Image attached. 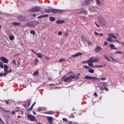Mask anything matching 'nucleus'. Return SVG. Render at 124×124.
<instances>
[{
    "label": "nucleus",
    "mask_w": 124,
    "mask_h": 124,
    "mask_svg": "<svg viewBox=\"0 0 124 124\" xmlns=\"http://www.w3.org/2000/svg\"><path fill=\"white\" fill-rule=\"evenodd\" d=\"M86 42H87L88 45H92V42H91V41L90 40H86Z\"/></svg>",
    "instance_id": "obj_38"
},
{
    "label": "nucleus",
    "mask_w": 124,
    "mask_h": 124,
    "mask_svg": "<svg viewBox=\"0 0 124 124\" xmlns=\"http://www.w3.org/2000/svg\"><path fill=\"white\" fill-rule=\"evenodd\" d=\"M82 63H83V64L88 63V60L86 61H83V62H82Z\"/></svg>",
    "instance_id": "obj_53"
},
{
    "label": "nucleus",
    "mask_w": 124,
    "mask_h": 124,
    "mask_svg": "<svg viewBox=\"0 0 124 124\" xmlns=\"http://www.w3.org/2000/svg\"><path fill=\"white\" fill-rule=\"evenodd\" d=\"M109 58L111 59L112 62H118V60L114 59L112 57L110 56Z\"/></svg>",
    "instance_id": "obj_24"
},
{
    "label": "nucleus",
    "mask_w": 124,
    "mask_h": 124,
    "mask_svg": "<svg viewBox=\"0 0 124 124\" xmlns=\"http://www.w3.org/2000/svg\"><path fill=\"white\" fill-rule=\"evenodd\" d=\"M30 33L33 34V35H35V31H34V30H31L30 31Z\"/></svg>",
    "instance_id": "obj_36"
},
{
    "label": "nucleus",
    "mask_w": 124,
    "mask_h": 124,
    "mask_svg": "<svg viewBox=\"0 0 124 124\" xmlns=\"http://www.w3.org/2000/svg\"><path fill=\"white\" fill-rule=\"evenodd\" d=\"M94 24L96 25V26H97V27H98V28H99V25H98V24H97V23H96V22H94Z\"/></svg>",
    "instance_id": "obj_60"
},
{
    "label": "nucleus",
    "mask_w": 124,
    "mask_h": 124,
    "mask_svg": "<svg viewBox=\"0 0 124 124\" xmlns=\"http://www.w3.org/2000/svg\"><path fill=\"white\" fill-rule=\"evenodd\" d=\"M17 19L20 22H27V18L26 17L23 16L22 15L18 16Z\"/></svg>",
    "instance_id": "obj_8"
},
{
    "label": "nucleus",
    "mask_w": 124,
    "mask_h": 124,
    "mask_svg": "<svg viewBox=\"0 0 124 124\" xmlns=\"http://www.w3.org/2000/svg\"><path fill=\"white\" fill-rule=\"evenodd\" d=\"M35 55H36L38 58H39L40 59H42L43 58V56L41 53H36Z\"/></svg>",
    "instance_id": "obj_26"
},
{
    "label": "nucleus",
    "mask_w": 124,
    "mask_h": 124,
    "mask_svg": "<svg viewBox=\"0 0 124 124\" xmlns=\"http://www.w3.org/2000/svg\"><path fill=\"white\" fill-rule=\"evenodd\" d=\"M0 122L1 123V124H4V122H3V121H2V119H1V118L0 117Z\"/></svg>",
    "instance_id": "obj_45"
},
{
    "label": "nucleus",
    "mask_w": 124,
    "mask_h": 124,
    "mask_svg": "<svg viewBox=\"0 0 124 124\" xmlns=\"http://www.w3.org/2000/svg\"><path fill=\"white\" fill-rule=\"evenodd\" d=\"M0 67L1 68H3V62H0Z\"/></svg>",
    "instance_id": "obj_40"
},
{
    "label": "nucleus",
    "mask_w": 124,
    "mask_h": 124,
    "mask_svg": "<svg viewBox=\"0 0 124 124\" xmlns=\"http://www.w3.org/2000/svg\"><path fill=\"white\" fill-rule=\"evenodd\" d=\"M31 26L32 27H35L36 25L38 24V21H35L31 22Z\"/></svg>",
    "instance_id": "obj_14"
},
{
    "label": "nucleus",
    "mask_w": 124,
    "mask_h": 124,
    "mask_svg": "<svg viewBox=\"0 0 124 124\" xmlns=\"http://www.w3.org/2000/svg\"><path fill=\"white\" fill-rule=\"evenodd\" d=\"M94 34L96 35H99V33H97V32H94Z\"/></svg>",
    "instance_id": "obj_59"
},
{
    "label": "nucleus",
    "mask_w": 124,
    "mask_h": 124,
    "mask_svg": "<svg viewBox=\"0 0 124 124\" xmlns=\"http://www.w3.org/2000/svg\"><path fill=\"white\" fill-rule=\"evenodd\" d=\"M85 79H87L88 80H98L97 81L98 82V81H99L100 79L97 78H95V77H93L90 76H86L84 77Z\"/></svg>",
    "instance_id": "obj_6"
},
{
    "label": "nucleus",
    "mask_w": 124,
    "mask_h": 124,
    "mask_svg": "<svg viewBox=\"0 0 124 124\" xmlns=\"http://www.w3.org/2000/svg\"><path fill=\"white\" fill-rule=\"evenodd\" d=\"M31 51L32 52V53H33V54H34L35 55H36V52H35V51H34V50L31 49Z\"/></svg>",
    "instance_id": "obj_46"
},
{
    "label": "nucleus",
    "mask_w": 124,
    "mask_h": 124,
    "mask_svg": "<svg viewBox=\"0 0 124 124\" xmlns=\"http://www.w3.org/2000/svg\"><path fill=\"white\" fill-rule=\"evenodd\" d=\"M62 121H63V122H67V119L66 118H63Z\"/></svg>",
    "instance_id": "obj_51"
},
{
    "label": "nucleus",
    "mask_w": 124,
    "mask_h": 124,
    "mask_svg": "<svg viewBox=\"0 0 124 124\" xmlns=\"http://www.w3.org/2000/svg\"><path fill=\"white\" fill-rule=\"evenodd\" d=\"M0 61H1V62H4V63H8V59H6L5 57H1L0 58Z\"/></svg>",
    "instance_id": "obj_9"
},
{
    "label": "nucleus",
    "mask_w": 124,
    "mask_h": 124,
    "mask_svg": "<svg viewBox=\"0 0 124 124\" xmlns=\"http://www.w3.org/2000/svg\"><path fill=\"white\" fill-rule=\"evenodd\" d=\"M94 95H95V97H97V94L96 93H94Z\"/></svg>",
    "instance_id": "obj_58"
},
{
    "label": "nucleus",
    "mask_w": 124,
    "mask_h": 124,
    "mask_svg": "<svg viewBox=\"0 0 124 124\" xmlns=\"http://www.w3.org/2000/svg\"><path fill=\"white\" fill-rule=\"evenodd\" d=\"M65 60L64 59H61L59 60V62H64Z\"/></svg>",
    "instance_id": "obj_44"
},
{
    "label": "nucleus",
    "mask_w": 124,
    "mask_h": 124,
    "mask_svg": "<svg viewBox=\"0 0 124 124\" xmlns=\"http://www.w3.org/2000/svg\"><path fill=\"white\" fill-rule=\"evenodd\" d=\"M87 62H88V65H89V66H91V67H92L93 68H95V67H100V68H102L103 67V66L102 65H95V66H93V57H91L90 58L89 60H87Z\"/></svg>",
    "instance_id": "obj_1"
},
{
    "label": "nucleus",
    "mask_w": 124,
    "mask_h": 124,
    "mask_svg": "<svg viewBox=\"0 0 124 124\" xmlns=\"http://www.w3.org/2000/svg\"><path fill=\"white\" fill-rule=\"evenodd\" d=\"M114 42H117V43H119V44H121V42H119V41H118V40H116Z\"/></svg>",
    "instance_id": "obj_56"
},
{
    "label": "nucleus",
    "mask_w": 124,
    "mask_h": 124,
    "mask_svg": "<svg viewBox=\"0 0 124 124\" xmlns=\"http://www.w3.org/2000/svg\"><path fill=\"white\" fill-rule=\"evenodd\" d=\"M84 14V15H88V12H86L85 10H83L82 11L77 13V14Z\"/></svg>",
    "instance_id": "obj_13"
},
{
    "label": "nucleus",
    "mask_w": 124,
    "mask_h": 124,
    "mask_svg": "<svg viewBox=\"0 0 124 124\" xmlns=\"http://www.w3.org/2000/svg\"><path fill=\"white\" fill-rule=\"evenodd\" d=\"M8 67H9V66H8L7 65H6V64H4V72H7V70L8 69Z\"/></svg>",
    "instance_id": "obj_20"
},
{
    "label": "nucleus",
    "mask_w": 124,
    "mask_h": 124,
    "mask_svg": "<svg viewBox=\"0 0 124 124\" xmlns=\"http://www.w3.org/2000/svg\"><path fill=\"white\" fill-rule=\"evenodd\" d=\"M66 77V76H64L62 78V81H63L64 82H71V80L72 79H74V78H76V76H69L68 77L65 78Z\"/></svg>",
    "instance_id": "obj_2"
},
{
    "label": "nucleus",
    "mask_w": 124,
    "mask_h": 124,
    "mask_svg": "<svg viewBox=\"0 0 124 124\" xmlns=\"http://www.w3.org/2000/svg\"><path fill=\"white\" fill-rule=\"evenodd\" d=\"M101 50H102V47H101V46H96L95 48V52H96V53H97L99 52V51H101Z\"/></svg>",
    "instance_id": "obj_12"
},
{
    "label": "nucleus",
    "mask_w": 124,
    "mask_h": 124,
    "mask_svg": "<svg viewBox=\"0 0 124 124\" xmlns=\"http://www.w3.org/2000/svg\"><path fill=\"white\" fill-rule=\"evenodd\" d=\"M100 90L101 91H104V90H105V91H106L107 92L109 91V89L108 88H107L106 87H104V88L103 87H100Z\"/></svg>",
    "instance_id": "obj_22"
},
{
    "label": "nucleus",
    "mask_w": 124,
    "mask_h": 124,
    "mask_svg": "<svg viewBox=\"0 0 124 124\" xmlns=\"http://www.w3.org/2000/svg\"><path fill=\"white\" fill-rule=\"evenodd\" d=\"M114 54L115 55H122V54H123V52L121 51H117L115 52Z\"/></svg>",
    "instance_id": "obj_28"
},
{
    "label": "nucleus",
    "mask_w": 124,
    "mask_h": 124,
    "mask_svg": "<svg viewBox=\"0 0 124 124\" xmlns=\"http://www.w3.org/2000/svg\"><path fill=\"white\" fill-rule=\"evenodd\" d=\"M31 100L29 99L26 102V104L28 105L29 107L31 106Z\"/></svg>",
    "instance_id": "obj_27"
},
{
    "label": "nucleus",
    "mask_w": 124,
    "mask_h": 124,
    "mask_svg": "<svg viewBox=\"0 0 124 124\" xmlns=\"http://www.w3.org/2000/svg\"><path fill=\"white\" fill-rule=\"evenodd\" d=\"M67 124H73L72 121H68L67 122Z\"/></svg>",
    "instance_id": "obj_52"
},
{
    "label": "nucleus",
    "mask_w": 124,
    "mask_h": 124,
    "mask_svg": "<svg viewBox=\"0 0 124 124\" xmlns=\"http://www.w3.org/2000/svg\"><path fill=\"white\" fill-rule=\"evenodd\" d=\"M81 41H82L83 42H85V41H86L87 39H86V36L82 35L81 36Z\"/></svg>",
    "instance_id": "obj_17"
},
{
    "label": "nucleus",
    "mask_w": 124,
    "mask_h": 124,
    "mask_svg": "<svg viewBox=\"0 0 124 124\" xmlns=\"http://www.w3.org/2000/svg\"><path fill=\"white\" fill-rule=\"evenodd\" d=\"M12 72V70H9V71L7 70V73H11Z\"/></svg>",
    "instance_id": "obj_55"
},
{
    "label": "nucleus",
    "mask_w": 124,
    "mask_h": 124,
    "mask_svg": "<svg viewBox=\"0 0 124 124\" xmlns=\"http://www.w3.org/2000/svg\"><path fill=\"white\" fill-rule=\"evenodd\" d=\"M96 2L98 5L100 4V2H99V0H96Z\"/></svg>",
    "instance_id": "obj_47"
},
{
    "label": "nucleus",
    "mask_w": 124,
    "mask_h": 124,
    "mask_svg": "<svg viewBox=\"0 0 124 124\" xmlns=\"http://www.w3.org/2000/svg\"><path fill=\"white\" fill-rule=\"evenodd\" d=\"M5 102H6V104H9V101L6 100Z\"/></svg>",
    "instance_id": "obj_57"
},
{
    "label": "nucleus",
    "mask_w": 124,
    "mask_h": 124,
    "mask_svg": "<svg viewBox=\"0 0 124 124\" xmlns=\"http://www.w3.org/2000/svg\"><path fill=\"white\" fill-rule=\"evenodd\" d=\"M52 11V9H46L45 10V12H46V13H51Z\"/></svg>",
    "instance_id": "obj_25"
},
{
    "label": "nucleus",
    "mask_w": 124,
    "mask_h": 124,
    "mask_svg": "<svg viewBox=\"0 0 124 124\" xmlns=\"http://www.w3.org/2000/svg\"><path fill=\"white\" fill-rule=\"evenodd\" d=\"M109 47H110V49H111V50H117V48L115 46V45H114L113 44H110Z\"/></svg>",
    "instance_id": "obj_16"
},
{
    "label": "nucleus",
    "mask_w": 124,
    "mask_h": 124,
    "mask_svg": "<svg viewBox=\"0 0 124 124\" xmlns=\"http://www.w3.org/2000/svg\"><path fill=\"white\" fill-rule=\"evenodd\" d=\"M12 25H13V26H16V27H18V26H20V25H21V24H20V23H19V22H14L12 23Z\"/></svg>",
    "instance_id": "obj_19"
},
{
    "label": "nucleus",
    "mask_w": 124,
    "mask_h": 124,
    "mask_svg": "<svg viewBox=\"0 0 124 124\" xmlns=\"http://www.w3.org/2000/svg\"><path fill=\"white\" fill-rule=\"evenodd\" d=\"M88 72L90 73H93L94 72V70H93V69H89Z\"/></svg>",
    "instance_id": "obj_37"
},
{
    "label": "nucleus",
    "mask_w": 124,
    "mask_h": 124,
    "mask_svg": "<svg viewBox=\"0 0 124 124\" xmlns=\"http://www.w3.org/2000/svg\"><path fill=\"white\" fill-rule=\"evenodd\" d=\"M9 38L10 40H14L15 39V37L13 35L10 36Z\"/></svg>",
    "instance_id": "obj_34"
},
{
    "label": "nucleus",
    "mask_w": 124,
    "mask_h": 124,
    "mask_svg": "<svg viewBox=\"0 0 124 124\" xmlns=\"http://www.w3.org/2000/svg\"><path fill=\"white\" fill-rule=\"evenodd\" d=\"M27 119L29 121H31V122H35L36 121V119H35V117L33 115H31V114H28L27 115Z\"/></svg>",
    "instance_id": "obj_5"
},
{
    "label": "nucleus",
    "mask_w": 124,
    "mask_h": 124,
    "mask_svg": "<svg viewBox=\"0 0 124 124\" xmlns=\"http://www.w3.org/2000/svg\"><path fill=\"white\" fill-rule=\"evenodd\" d=\"M49 19L51 22H53V21H55L56 20V18L54 17H49Z\"/></svg>",
    "instance_id": "obj_32"
},
{
    "label": "nucleus",
    "mask_w": 124,
    "mask_h": 124,
    "mask_svg": "<svg viewBox=\"0 0 124 124\" xmlns=\"http://www.w3.org/2000/svg\"><path fill=\"white\" fill-rule=\"evenodd\" d=\"M46 114H47L48 115H54L55 112L53 111H49L46 112Z\"/></svg>",
    "instance_id": "obj_23"
},
{
    "label": "nucleus",
    "mask_w": 124,
    "mask_h": 124,
    "mask_svg": "<svg viewBox=\"0 0 124 124\" xmlns=\"http://www.w3.org/2000/svg\"><path fill=\"white\" fill-rule=\"evenodd\" d=\"M23 107H24V108H28V107H30L28 105L26 104H23Z\"/></svg>",
    "instance_id": "obj_41"
},
{
    "label": "nucleus",
    "mask_w": 124,
    "mask_h": 124,
    "mask_svg": "<svg viewBox=\"0 0 124 124\" xmlns=\"http://www.w3.org/2000/svg\"><path fill=\"white\" fill-rule=\"evenodd\" d=\"M41 11V7L37 6L32 7L29 10V12H40Z\"/></svg>",
    "instance_id": "obj_3"
},
{
    "label": "nucleus",
    "mask_w": 124,
    "mask_h": 124,
    "mask_svg": "<svg viewBox=\"0 0 124 124\" xmlns=\"http://www.w3.org/2000/svg\"><path fill=\"white\" fill-rule=\"evenodd\" d=\"M26 27H29V28H31V27H32L31 25V22H29L26 24Z\"/></svg>",
    "instance_id": "obj_33"
},
{
    "label": "nucleus",
    "mask_w": 124,
    "mask_h": 124,
    "mask_svg": "<svg viewBox=\"0 0 124 124\" xmlns=\"http://www.w3.org/2000/svg\"><path fill=\"white\" fill-rule=\"evenodd\" d=\"M6 74H7V72H5L4 74H3V75L4 77H5V76H6Z\"/></svg>",
    "instance_id": "obj_54"
},
{
    "label": "nucleus",
    "mask_w": 124,
    "mask_h": 124,
    "mask_svg": "<svg viewBox=\"0 0 124 124\" xmlns=\"http://www.w3.org/2000/svg\"><path fill=\"white\" fill-rule=\"evenodd\" d=\"M102 86H103V87H105L106 88V87H107V86H108V84H107L105 82H102Z\"/></svg>",
    "instance_id": "obj_35"
},
{
    "label": "nucleus",
    "mask_w": 124,
    "mask_h": 124,
    "mask_svg": "<svg viewBox=\"0 0 124 124\" xmlns=\"http://www.w3.org/2000/svg\"><path fill=\"white\" fill-rule=\"evenodd\" d=\"M87 5H91V2H90V0H85L83 2V6Z\"/></svg>",
    "instance_id": "obj_11"
},
{
    "label": "nucleus",
    "mask_w": 124,
    "mask_h": 124,
    "mask_svg": "<svg viewBox=\"0 0 124 124\" xmlns=\"http://www.w3.org/2000/svg\"><path fill=\"white\" fill-rule=\"evenodd\" d=\"M1 76H3V73H0V77Z\"/></svg>",
    "instance_id": "obj_61"
},
{
    "label": "nucleus",
    "mask_w": 124,
    "mask_h": 124,
    "mask_svg": "<svg viewBox=\"0 0 124 124\" xmlns=\"http://www.w3.org/2000/svg\"><path fill=\"white\" fill-rule=\"evenodd\" d=\"M35 62H39V60H38V59H36Z\"/></svg>",
    "instance_id": "obj_62"
},
{
    "label": "nucleus",
    "mask_w": 124,
    "mask_h": 124,
    "mask_svg": "<svg viewBox=\"0 0 124 124\" xmlns=\"http://www.w3.org/2000/svg\"><path fill=\"white\" fill-rule=\"evenodd\" d=\"M41 110H42V108H41V107H39L38 108V112H40V111H41Z\"/></svg>",
    "instance_id": "obj_48"
},
{
    "label": "nucleus",
    "mask_w": 124,
    "mask_h": 124,
    "mask_svg": "<svg viewBox=\"0 0 124 124\" xmlns=\"http://www.w3.org/2000/svg\"><path fill=\"white\" fill-rule=\"evenodd\" d=\"M58 35H62V32L61 31H60L58 33Z\"/></svg>",
    "instance_id": "obj_49"
},
{
    "label": "nucleus",
    "mask_w": 124,
    "mask_h": 124,
    "mask_svg": "<svg viewBox=\"0 0 124 124\" xmlns=\"http://www.w3.org/2000/svg\"><path fill=\"white\" fill-rule=\"evenodd\" d=\"M99 79H100L99 80H101V81H105V80H106V78L104 77H102V78H101Z\"/></svg>",
    "instance_id": "obj_39"
},
{
    "label": "nucleus",
    "mask_w": 124,
    "mask_h": 124,
    "mask_svg": "<svg viewBox=\"0 0 124 124\" xmlns=\"http://www.w3.org/2000/svg\"><path fill=\"white\" fill-rule=\"evenodd\" d=\"M16 112H18V110H16V111H12V112H11V114H12V115H15V114H16Z\"/></svg>",
    "instance_id": "obj_42"
},
{
    "label": "nucleus",
    "mask_w": 124,
    "mask_h": 124,
    "mask_svg": "<svg viewBox=\"0 0 124 124\" xmlns=\"http://www.w3.org/2000/svg\"><path fill=\"white\" fill-rule=\"evenodd\" d=\"M108 37L107 38V40L108 41V42H114L112 38H115V39H117V37L116 35L113 34V33H108Z\"/></svg>",
    "instance_id": "obj_4"
},
{
    "label": "nucleus",
    "mask_w": 124,
    "mask_h": 124,
    "mask_svg": "<svg viewBox=\"0 0 124 124\" xmlns=\"http://www.w3.org/2000/svg\"><path fill=\"white\" fill-rule=\"evenodd\" d=\"M46 17H49V15H44L40 16H38L37 18L41 19V18H46Z\"/></svg>",
    "instance_id": "obj_15"
},
{
    "label": "nucleus",
    "mask_w": 124,
    "mask_h": 124,
    "mask_svg": "<svg viewBox=\"0 0 124 124\" xmlns=\"http://www.w3.org/2000/svg\"><path fill=\"white\" fill-rule=\"evenodd\" d=\"M104 45H105V46L107 45V42H105Z\"/></svg>",
    "instance_id": "obj_64"
},
{
    "label": "nucleus",
    "mask_w": 124,
    "mask_h": 124,
    "mask_svg": "<svg viewBox=\"0 0 124 124\" xmlns=\"http://www.w3.org/2000/svg\"><path fill=\"white\" fill-rule=\"evenodd\" d=\"M63 23H64V21L60 20H58L56 22V23L58 24H63Z\"/></svg>",
    "instance_id": "obj_21"
},
{
    "label": "nucleus",
    "mask_w": 124,
    "mask_h": 124,
    "mask_svg": "<svg viewBox=\"0 0 124 124\" xmlns=\"http://www.w3.org/2000/svg\"><path fill=\"white\" fill-rule=\"evenodd\" d=\"M51 12L52 13H53V14H57V13L59 14L60 13H62V12H63V11H62V10H58V9H51Z\"/></svg>",
    "instance_id": "obj_7"
},
{
    "label": "nucleus",
    "mask_w": 124,
    "mask_h": 124,
    "mask_svg": "<svg viewBox=\"0 0 124 124\" xmlns=\"http://www.w3.org/2000/svg\"><path fill=\"white\" fill-rule=\"evenodd\" d=\"M13 64H14V65H16V61H15V60H13Z\"/></svg>",
    "instance_id": "obj_50"
},
{
    "label": "nucleus",
    "mask_w": 124,
    "mask_h": 124,
    "mask_svg": "<svg viewBox=\"0 0 124 124\" xmlns=\"http://www.w3.org/2000/svg\"><path fill=\"white\" fill-rule=\"evenodd\" d=\"M121 45H122L123 46H124V42L121 43Z\"/></svg>",
    "instance_id": "obj_63"
},
{
    "label": "nucleus",
    "mask_w": 124,
    "mask_h": 124,
    "mask_svg": "<svg viewBox=\"0 0 124 124\" xmlns=\"http://www.w3.org/2000/svg\"><path fill=\"white\" fill-rule=\"evenodd\" d=\"M84 67L85 69H90V67L89 66L84 65Z\"/></svg>",
    "instance_id": "obj_43"
},
{
    "label": "nucleus",
    "mask_w": 124,
    "mask_h": 124,
    "mask_svg": "<svg viewBox=\"0 0 124 124\" xmlns=\"http://www.w3.org/2000/svg\"><path fill=\"white\" fill-rule=\"evenodd\" d=\"M80 56H83V53L81 52L77 53L72 56V58H76V57H79Z\"/></svg>",
    "instance_id": "obj_10"
},
{
    "label": "nucleus",
    "mask_w": 124,
    "mask_h": 124,
    "mask_svg": "<svg viewBox=\"0 0 124 124\" xmlns=\"http://www.w3.org/2000/svg\"><path fill=\"white\" fill-rule=\"evenodd\" d=\"M99 61V58L97 57H95L93 59V62H98Z\"/></svg>",
    "instance_id": "obj_30"
},
{
    "label": "nucleus",
    "mask_w": 124,
    "mask_h": 124,
    "mask_svg": "<svg viewBox=\"0 0 124 124\" xmlns=\"http://www.w3.org/2000/svg\"><path fill=\"white\" fill-rule=\"evenodd\" d=\"M103 57L104 59H105V60H107L108 61V62H110V58H108L107 56H106V55H104Z\"/></svg>",
    "instance_id": "obj_29"
},
{
    "label": "nucleus",
    "mask_w": 124,
    "mask_h": 124,
    "mask_svg": "<svg viewBox=\"0 0 124 124\" xmlns=\"http://www.w3.org/2000/svg\"><path fill=\"white\" fill-rule=\"evenodd\" d=\"M39 72H38V71H35L33 73V76H37L38 74H39Z\"/></svg>",
    "instance_id": "obj_31"
},
{
    "label": "nucleus",
    "mask_w": 124,
    "mask_h": 124,
    "mask_svg": "<svg viewBox=\"0 0 124 124\" xmlns=\"http://www.w3.org/2000/svg\"><path fill=\"white\" fill-rule=\"evenodd\" d=\"M36 103V102H34L33 104L31 105L30 108L27 109V111H31L32 110L33 107L35 105V104Z\"/></svg>",
    "instance_id": "obj_18"
}]
</instances>
